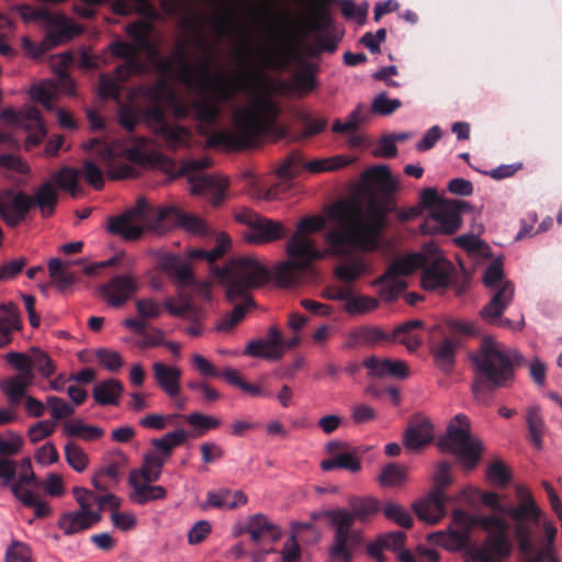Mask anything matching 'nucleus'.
I'll return each mask as SVG.
<instances>
[{"label": "nucleus", "instance_id": "obj_6", "mask_svg": "<svg viewBox=\"0 0 562 562\" xmlns=\"http://www.w3.org/2000/svg\"><path fill=\"white\" fill-rule=\"evenodd\" d=\"M350 510L345 508L330 509L325 517L334 527L333 543L329 557L333 562H351L353 551L359 543V536L352 529L356 520L366 524L381 510L380 502L371 496H353L348 501Z\"/></svg>", "mask_w": 562, "mask_h": 562}, {"label": "nucleus", "instance_id": "obj_28", "mask_svg": "<svg viewBox=\"0 0 562 562\" xmlns=\"http://www.w3.org/2000/svg\"><path fill=\"white\" fill-rule=\"evenodd\" d=\"M250 525V540L255 544H260L263 541L277 542L282 531L280 527L273 524L266 515L258 513L249 516Z\"/></svg>", "mask_w": 562, "mask_h": 562}, {"label": "nucleus", "instance_id": "obj_9", "mask_svg": "<svg viewBox=\"0 0 562 562\" xmlns=\"http://www.w3.org/2000/svg\"><path fill=\"white\" fill-rule=\"evenodd\" d=\"M483 283L492 291V297L480 312L482 319L501 328L520 329L524 324L522 319L519 323H514L509 318L503 317V313L514 300L515 285L512 281L504 279L501 261L496 260L486 268Z\"/></svg>", "mask_w": 562, "mask_h": 562}, {"label": "nucleus", "instance_id": "obj_12", "mask_svg": "<svg viewBox=\"0 0 562 562\" xmlns=\"http://www.w3.org/2000/svg\"><path fill=\"white\" fill-rule=\"evenodd\" d=\"M212 161L209 158L189 159L181 166V173L188 176L190 192L204 196L213 206H220L226 196L227 181L202 171L210 168Z\"/></svg>", "mask_w": 562, "mask_h": 562}, {"label": "nucleus", "instance_id": "obj_61", "mask_svg": "<svg viewBox=\"0 0 562 562\" xmlns=\"http://www.w3.org/2000/svg\"><path fill=\"white\" fill-rule=\"evenodd\" d=\"M137 314L146 319H155L158 318L162 314V308L165 304L156 302L153 299H139L135 302Z\"/></svg>", "mask_w": 562, "mask_h": 562}, {"label": "nucleus", "instance_id": "obj_41", "mask_svg": "<svg viewBox=\"0 0 562 562\" xmlns=\"http://www.w3.org/2000/svg\"><path fill=\"white\" fill-rule=\"evenodd\" d=\"M123 391V385L114 379L105 380L93 389V398L100 405H115Z\"/></svg>", "mask_w": 562, "mask_h": 562}, {"label": "nucleus", "instance_id": "obj_8", "mask_svg": "<svg viewBox=\"0 0 562 562\" xmlns=\"http://www.w3.org/2000/svg\"><path fill=\"white\" fill-rule=\"evenodd\" d=\"M453 520L456 522L469 521L471 526H477L487 533L482 544L473 553L474 562H501L512 555L514 548L508 536L509 525L503 517L497 515L469 516L462 509H456ZM547 552V550L541 551L536 559H530L528 562H542Z\"/></svg>", "mask_w": 562, "mask_h": 562}, {"label": "nucleus", "instance_id": "obj_16", "mask_svg": "<svg viewBox=\"0 0 562 562\" xmlns=\"http://www.w3.org/2000/svg\"><path fill=\"white\" fill-rule=\"evenodd\" d=\"M235 220L251 229L245 234V240L249 244H268L286 235V229L280 222L262 217L248 209L236 212Z\"/></svg>", "mask_w": 562, "mask_h": 562}, {"label": "nucleus", "instance_id": "obj_51", "mask_svg": "<svg viewBox=\"0 0 562 562\" xmlns=\"http://www.w3.org/2000/svg\"><path fill=\"white\" fill-rule=\"evenodd\" d=\"M366 269L367 267L361 260H352L337 266L335 277L345 283H352L360 279Z\"/></svg>", "mask_w": 562, "mask_h": 562}, {"label": "nucleus", "instance_id": "obj_64", "mask_svg": "<svg viewBox=\"0 0 562 562\" xmlns=\"http://www.w3.org/2000/svg\"><path fill=\"white\" fill-rule=\"evenodd\" d=\"M5 562H32L30 548L21 541H13L7 549Z\"/></svg>", "mask_w": 562, "mask_h": 562}, {"label": "nucleus", "instance_id": "obj_1", "mask_svg": "<svg viewBox=\"0 0 562 562\" xmlns=\"http://www.w3.org/2000/svg\"><path fill=\"white\" fill-rule=\"evenodd\" d=\"M176 65L177 79L202 97L178 109V114L190 112L199 121V133L206 137L209 147L249 148L276 123L280 110L268 92L258 90L265 82L259 71L243 69L234 77L213 75L214 56L206 55L193 66L184 42L178 43L173 55L162 58L158 67L164 74H173Z\"/></svg>", "mask_w": 562, "mask_h": 562}, {"label": "nucleus", "instance_id": "obj_26", "mask_svg": "<svg viewBox=\"0 0 562 562\" xmlns=\"http://www.w3.org/2000/svg\"><path fill=\"white\" fill-rule=\"evenodd\" d=\"M153 374L158 387L170 398H175L180 394L182 370L179 367L158 361L153 363Z\"/></svg>", "mask_w": 562, "mask_h": 562}, {"label": "nucleus", "instance_id": "obj_54", "mask_svg": "<svg viewBox=\"0 0 562 562\" xmlns=\"http://www.w3.org/2000/svg\"><path fill=\"white\" fill-rule=\"evenodd\" d=\"M186 422L192 427L196 428V431L193 434V437H200L205 431L211 429H216L221 425V419L204 415L202 413H192L190 415L183 416Z\"/></svg>", "mask_w": 562, "mask_h": 562}, {"label": "nucleus", "instance_id": "obj_62", "mask_svg": "<svg viewBox=\"0 0 562 562\" xmlns=\"http://www.w3.org/2000/svg\"><path fill=\"white\" fill-rule=\"evenodd\" d=\"M95 357L101 366H103L109 371L115 372L121 369L123 366V359L117 351L101 348L97 350Z\"/></svg>", "mask_w": 562, "mask_h": 562}, {"label": "nucleus", "instance_id": "obj_2", "mask_svg": "<svg viewBox=\"0 0 562 562\" xmlns=\"http://www.w3.org/2000/svg\"><path fill=\"white\" fill-rule=\"evenodd\" d=\"M363 181L383 198H371L364 206L352 200H341L328 210L335 226L325 234V243L335 256L349 255L355 250L373 251L380 246L387 215L395 204L387 199L397 183L386 166H373L364 171Z\"/></svg>", "mask_w": 562, "mask_h": 562}, {"label": "nucleus", "instance_id": "obj_55", "mask_svg": "<svg viewBox=\"0 0 562 562\" xmlns=\"http://www.w3.org/2000/svg\"><path fill=\"white\" fill-rule=\"evenodd\" d=\"M65 459L69 467L79 473L83 472L89 463L87 453L82 450L81 447L72 441H69L65 446Z\"/></svg>", "mask_w": 562, "mask_h": 562}, {"label": "nucleus", "instance_id": "obj_43", "mask_svg": "<svg viewBox=\"0 0 562 562\" xmlns=\"http://www.w3.org/2000/svg\"><path fill=\"white\" fill-rule=\"evenodd\" d=\"M321 468L323 471L329 472L335 469H345L350 471L351 473L359 472L361 469V463L359 458L356 456V452H342L338 453L335 457L329 459H325L321 462Z\"/></svg>", "mask_w": 562, "mask_h": 562}, {"label": "nucleus", "instance_id": "obj_27", "mask_svg": "<svg viewBox=\"0 0 562 562\" xmlns=\"http://www.w3.org/2000/svg\"><path fill=\"white\" fill-rule=\"evenodd\" d=\"M363 366L369 370L370 375L378 378L391 375L405 379L409 374L406 363L402 360L382 359L371 356L363 361Z\"/></svg>", "mask_w": 562, "mask_h": 562}, {"label": "nucleus", "instance_id": "obj_31", "mask_svg": "<svg viewBox=\"0 0 562 562\" xmlns=\"http://www.w3.org/2000/svg\"><path fill=\"white\" fill-rule=\"evenodd\" d=\"M390 334L376 326H360L352 329L344 344L347 349H355L359 346H373L381 341H389Z\"/></svg>", "mask_w": 562, "mask_h": 562}, {"label": "nucleus", "instance_id": "obj_29", "mask_svg": "<svg viewBox=\"0 0 562 562\" xmlns=\"http://www.w3.org/2000/svg\"><path fill=\"white\" fill-rule=\"evenodd\" d=\"M165 308L170 315L184 318L192 323V325L186 329L188 335L198 337L203 333V327L200 324L201 310L192 302L186 301L177 305L173 300L169 297L165 300Z\"/></svg>", "mask_w": 562, "mask_h": 562}, {"label": "nucleus", "instance_id": "obj_23", "mask_svg": "<svg viewBox=\"0 0 562 562\" xmlns=\"http://www.w3.org/2000/svg\"><path fill=\"white\" fill-rule=\"evenodd\" d=\"M284 339L277 326L268 329L267 339H255L247 344L244 355L266 360H279L283 355Z\"/></svg>", "mask_w": 562, "mask_h": 562}, {"label": "nucleus", "instance_id": "obj_21", "mask_svg": "<svg viewBox=\"0 0 562 562\" xmlns=\"http://www.w3.org/2000/svg\"><path fill=\"white\" fill-rule=\"evenodd\" d=\"M461 224L460 215L456 214L445 200L430 212L429 216L420 225V231L427 235L439 233L451 235L460 228Z\"/></svg>", "mask_w": 562, "mask_h": 562}, {"label": "nucleus", "instance_id": "obj_22", "mask_svg": "<svg viewBox=\"0 0 562 562\" xmlns=\"http://www.w3.org/2000/svg\"><path fill=\"white\" fill-rule=\"evenodd\" d=\"M98 291L110 306L121 307L138 291V283L131 274H120L100 285Z\"/></svg>", "mask_w": 562, "mask_h": 562}, {"label": "nucleus", "instance_id": "obj_44", "mask_svg": "<svg viewBox=\"0 0 562 562\" xmlns=\"http://www.w3.org/2000/svg\"><path fill=\"white\" fill-rule=\"evenodd\" d=\"M53 180L59 189L69 192L72 198H77L81 193L79 171L72 167H61L53 175Z\"/></svg>", "mask_w": 562, "mask_h": 562}, {"label": "nucleus", "instance_id": "obj_5", "mask_svg": "<svg viewBox=\"0 0 562 562\" xmlns=\"http://www.w3.org/2000/svg\"><path fill=\"white\" fill-rule=\"evenodd\" d=\"M323 226V218L317 216L304 217L299 222L296 232L286 243L289 260L274 269V278L281 286L297 285L305 276L313 273V263L322 258V252L307 234L319 232Z\"/></svg>", "mask_w": 562, "mask_h": 562}, {"label": "nucleus", "instance_id": "obj_37", "mask_svg": "<svg viewBox=\"0 0 562 562\" xmlns=\"http://www.w3.org/2000/svg\"><path fill=\"white\" fill-rule=\"evenodd\" d=\"M130 484L134 490L131 499L135 504L145 505L148 502L165 499L167 497V490L164 486L139 483L134 474L130 476Z\"/></svg>", "mask_w": 562, "mask_h": 562}, {"label": "nucleus", "instance_id": "obj_7", "mask_svg": "<svg viewBox=\"0 0 562 562\" xmlns=\"http://www.w3.org/2000/svg\"><path fill=\"white\" fill-rule=\"evenodd\" d=\"M520 503L512 506L507 515L514 521V535L518 543V549L526 555H532L536 559L541 551H548L542 559L550 562H559L553 553V542L557 537V528L551 522L543 524V531L547 543L537 549L535 543V532L540 526L541 509L537 506L529 491L524 486L516 487Z\"/></svg>", "mask_w": 562, "mask_h": 562}, {"label": "nucleus", "instance_id": "obj_20", "mask_svg": "<svg viewBox=\"0 0 562 562\" xmlns=\"http://www.w3.org/2000/svg\"><path fill=\"white\" fill-rule=\"evenodd\" d=\"M24 21H46L53 24L46 34V42L50 46H57L61 43L70 41L75 36L74 27L65 21L58 20L46 10L34 9L30 5H23L19 10Z\"/></svg>", "mask_w": 562, "mask_h": 562}, {"label": "nucleus", "instance_id": "obj_36", "mask_svg": "<svg viewBox=\"0 0 562 562\" xmlns=\"http://www.w3.org/2000/svg\"><path fill=\"white\" fill-rule=\"evenodd\" d=\"M424 326L419 319H411L396 326L392 334H390L389 341L397 340L405 345L411 351L416 350L423 342L422 337L415 333Z\"/></svg>", "mask_w": 562, "mask_h": 562}, {"label": "nucleus", "instance_id": "obj_17", "mask_svg": "<svg viewBox=\"0 0 562 562\" xmlns=\"http://www.w3.org/2000/svg\"><path fill=\"white\" fill-rule=\"evenodd\" d=\"M0 117L2 121L20 126L27 132L24 142L26 150H32L38 146L46 136V126L42 119L41 112L36 108H30L25 112H18L12 108L4 109Z\"/></svg>", "mask_w": 562, "mask_h": 562}, {"label": "nucleus", "instance_id": "obj_39", "mask_svg": "<svg viewBox=\"0 0 562 562\" xmlns=\"http://www.w3.org/2000/svg\"><path fill=\"white\" fill-rule=\"evenodd\" d=\"M379 307V301L368 295H356L350 289L348 299L345 300L342 310L350 316L368 314Z\"/></svg>", "mask_w": 562, "mask_h": 562}, {"label": "nucleus", "instance_id": "obj_40", "mask_svg": "<svg viewBox=\"0 0 562 562\" xmlns=\"http://www.w3.org/2000/svg\"><path fill=\"white\" fill-rule=\"evenodd\" d=\"M162 268L179 285H189L193 281L191 268L177 256H166L162 260Z\"/></svg>", "mask_w": 562, "mask_h": 562}, {"label": "nucleus", "instance_id": "obj_15", "mask_svg": "<svg viewBox=\"0 0 562 562\" xmlns=\"http://www.w3.org/2000/svg\"><path fill=\"white\" fill-rule=\"evenodd\" d=\"M349 162L350 160L345 156H335L306 161L302 157L301 153L295 150L285 157L277 172L279 178L290 181L297 177L303 170L311 173L335 171L349 165Z\"/></svg>", "mask_w": 562, "mask_h": 562}, {"label": "nucleus", "instance_id": "obj_58", "mask_svg": "<svg viewBox=\"0 0 562 562\" xmlns=\"http://www.w3.org/2000/svg\"><path fill=\"white\" fill-rule=\"evenodd\" d=\"M5 359L10 364L14 367L15 370L19 371L18 375H22L29 380L34 379L30 356L22 352L11 351L7 353Z\"/></svg>", "mask_w": 562, "mask_h": 562}, {"label": "nucleus", "instance_id": "obj_50", "mask_svg": "<svg viewBox=\"0 0 562 562\" xmlns=\"http://www.w3.org/2000/svg\"><path fill=\"white\" fill-rule=\"evenodd\" d=\"M128 79H122L116 74V68L114 69V74H102L99 79V94L102 99H113L120 100L122 83L126 82Z\"/></svg>", "mask_w": 562, "mask_h": 562}, {"label": "nucleus", "instance_id": "obj_4", "mask_svg": "<svg viewBox=\"0 0 562 562\" xmlns=\"http://www.w3.org/2000/svg\"><path fill=\"white\" fill-rule=\"evenodd\" d=\"M471 360L474 366L472 393L475 400L487 402L492 392L513 384L515 370L524 362V357L514 349L503 350L495 341L485 338L471 355Z\"/></svg>", "mask_w": 562, "mask_h": 562}, {"label": "nucleus", "instance_id": "obj_33", "mask_svg": "<svg viewBox=\"0 0 562 562\" xmlns=\"http://www.w3.org/2000/svg\"><path fill=\"white\" fill-rule=\"evenodd\" d=\"M247 495L243 491H232L229 488H220L206 493V506L214 508L235 509L246 505Z\"/></svg>", "mask_w": 562, "mask_h": 562}, {"label": "nucleus", "instance_id": "obj_14", "mask_svg": "<svg viewBox=\"0 0 562 562\" xmlns=\"http://www.w3.org/2000/svg\"><path fill=\"white\" fill-rule=\"evenodd\" d=\"M158 210L151 209L144 199H138L135 206L122 215L109 218L108 229L113 235L121 236L124 240L134 241L144 234L143 224L149 218L158 221Z\"/></svg>", "mask_w": 562, "mask_h": 562}, {"label": "nucleus", "instance_id": "obj_56", "mask_svg": "<svg viewBox=\"0 0 562 562\" xmlns=\"http://www.w3.org/2000/svg\"><path fill=\"white\" fill-rule=\"evenodd\" d=\"M405 479L406 468L396 463L385 465L379 475V482L382 486H398Z\"/></svg>", "mask_w": 562, "mask_h": 562}, {"label": "nucleus", "instance_id": "obj_38", "mask_svg": "<svg viewBox=\"0 0 562 562\" xmlns=\"http://www.w3.org/2000/svg\"><path fill=\"white\" fill-rule=\"evenodd\" d=\"M457 341L446 337L432 346L431 353L436 366L445 373L451 372L456 361Z\"/></svg>", "mask_w": 562, "mask_h": 562}, {"label": "nucleus", "instance_id": "obj_19", "mask_svg": "<svg viewBox=\"0 0 562 562\" xmlns=\"http://www.w3.org/2000/svg\"><path fill=\"white\" fill-rule=\"evenodd\" d=\"M85 148L93 150L101 162L108 169V176L111 180H121L134 178L137 175L135 168L126 162L116 164L115 146L101 142L99 138L90 139Z\"/></svg>", "mask_w": 562, "mask_h": 562}, {"label": "nucleus", "instance_id": "obj_24", "mask_svg": "<svg viewBox=\"0 0 562 562\" xmlns=\"http://www.w3.org/2000/svg\"><path fill=\"white\" fill-rule=\"evenodd\" d=\"M456 277L457 270L451 262L436 259L425 266L420 282L425 290H437L453 284Z\"/></svg>", "mask_w": 562, "mask_h": 562}, {"label": "nucleus", "instance_id": "obj_45", "mask_svg": "<svg viewBox=\"0 0 562 562\" xmlns=\"http://www.w3.org/2000/svg\"><path fill=\"white\" fill-rule=\"evenodd\" d=\"M420 255H409L393 261L384 272V279L411 276L422 263Z\"/></svg>", "mask_w": 562, "mask_h": 562}, {"label": "nucleus", "instance_id": "obj_30", "mask_svg": "<svg viewBox=\"0 0 562 562\" xmlns=\"http://www.w3.org/2000/svg\"><path fill=\"white\" fill-rule=\"evenodd\" d=\"M434 439V428L428 419L412 422L404 432V446L417 451L430 443Z\"/></svg>", "mask_w": 562, "mask_h": 562}, {"label": "nucleus", "instance_id": "obj_59", "mask_svg": "<svg viewBox=\"0 0 562 562\" xmlns=\"http://www.w3.org/2000/svg\"><path fill=\"white\" fill-rule=\"evenodd\" d=\"M32 370L36 369L44 378H49L55 372V366L48 355L37 348L31 349Z\"/></svg>", "mask_w": 562, "mask_h": 562}, {"label": "nucleus", "instance_id": "obj_3", "mask_svg": "<svg viewBox=\"0 0 562 562\" xmlns=\"http://www.w3.org/2000/svg\"><path fill=\"white\" fill-rule=\"evenodd\" d=\"M214 274L226 290V300L234 304L233 311L215 327L218 331H228L255 307L250 291L268 281L269 271L255 257L243 256L231 258L223 267H216Z\"/></svg>", "mask_w": 562, "mask_h": 562}, {"label": "nucleus", "instance_id": "obj_52", "mask_svg": "<svg viewBox=\"0 0 562 562\" xmlns=\"http://www.w3.org/2000/svg\"><path fill=\"white\" fill-rule=\"evenodd\" d=\"M375 283L381 285L380 297L387 302L396 300L407 286L406 282L401 279L394 277L384 279V274L381 276Z\"/></svg>", "mask_w": 562, "mask_h": 562}, {"label": "nucleus", "instance_id": "obj_10", "mask_svg": "<svg viewBox=\"0 0 562 562\" xmlns=\"http://www.w3.org/2000/svg\"><path fill=\"white\" fill-rule=\"evenodd\" d=\"M127 35L133 40V43L116 40L109 45V52L115 58L123 59L124 61L116 66V74L122 79H130V77L144 69L142 61L138 58L140 52L154 53L155 48L150 40L153 25L145 21H137L126 26Z\"/></svg>", "mask_w": 562, "mask_h": 562}, {"label": "nucleus", "instance_id": "obj_34", "mask_svg": "<svg viewBox=\"0 0 562 562\" xmlns=\"http://www.w3.org/2000/svg\"><path fill=\"white\" fill-rule=\"evenodd\" d=\"M525 419L528 429V437L532 446L541 450L543 447V436L547 432V425L541 414L539 405L533 404L526 408Z\"/></svg>", "mask_w": 562, "mask_h": 562}, {"label": "nucleus", "instance_id": "obj_60", "mask_svg": "<svg viewBox=\"0 0 562 562\" xmlns=\"http://www.w3.org/2000/svg\"><path fill=\"white\" fill-rule=\"evenodd\" d=\"M117 114L120 125L130 133L140 120V110L130 104H121Z\"/></svg>", "mask_w": 562, "mask_h": 562}, {"label": "nucleus", "instance_id": "obj_57", "mask_svg": "<svg viewBox=\"0 0 562 562\" xmlns=\"http://www.w3.org/2000/svg\"><path fill=\"white\" fill-rule=\"evenodd\" d=\"M402 106V102L398 99H389L385 92L378 94L371 104V111L379 115H391L397 109Z\"/></svg>", "mask_w": 562, "mask_h": 562}, {"label": "nucleus", "instance_id": "obj_46", "mask_svg": "<svg viewBox=\"0 0 562 562\" xmlns=\"http://www.w3.org/2000/svg\"><path fill=\"white\" fill-rule=\"evenodd\" d=\"M159 135L171 148H180L189 145L191 133L188 128L179 125L162 124Z\"/></svg>", "mask_w": 562, "mask_h": 562}, {"label": "nucleus", "instance_id": "obj_42", "mask_svg": "<svg viewBox=\"0 0 562 562\" xmlns=\"http://www.w3.org/2000/svg\"><path fill=\"white\" fill-rule=\"evenodd\" d=\"M85 513L80 509L66 512L61 514L57 521V527L63 530L65 536H74L89 529Z\"/></svg>", "mask_w": 562, "mask_h": 562}, {"label": "nucleus", "instance_id": "obj_53", "mask_svg": "<svg viewBox=\"0 0 562 562\" xmlns=\"http://www.w3.org/2000/svg\"><path fill=\"white\" fill-rule=\"evenodd\" d=\"M386 519L398 526L409 529L413 526V517L408 510L394 502H387L381 507Z\"/></svg>", "mask_w": 562, "mask_h": 562}, {"label": "nucleus", "instance_id": "obj_35", "mask_svg": "<svg viewBox=\"0 0 562 562\" xmlns=\"http://www.w3.org/2000/svg\"><path fill=\"white\" fill-rule=\"evenodd\" d=\"M72 261L53 258L48 262L49 277L59 292H66L77 282V276L70 270Z\"/></svg>", "mask_w": 562, "mask_h": 562}, {"label": "nucleus", "instance_id": "obj_32", "mask_svg": "<svg viewBox=\"0 0 562 562\" xmlns=\"http://www.w3.org/2000/svg\"><path fill=\"white\" fill-rule=\"evenodd\" d=\"M30 200L31 210L37 206L42 217L47 218L55 213L58 203V193L50 181H45L37 188L33 195H30Z\"/></svg>", "mask_w": 562, "mask_h": 562}, {"label": "nucleus", "instance_id": "obj_11", "mask_svg": "<svg viewBox=\"0 0 562 562\" xmlns=\"http://www.w3.org/2000/svg\"><path fill=\"white\" fill-rule=\"evenodd\" d=\"M442 451L454 454L467 469L473 470L481 460L483 443L470 434V420L463 414H458L448 425L447 432L438 441Z\"/></svg>", "mask_w": 562, "mask_h": 562}, {"label": "nucleus", "instance_id": "obj_47", "mask_svg": "<svg viewBox=\"0 0 562 562\" xmlns=\"http://www.w3.org/2000/svg\"><path fill=\"white\" fill-rule=\"evenodd\" d=\"M33 381L34 379L13 375L1 383V390L12 404H18L25 396L26 389Z\"/></svg>", "mask_w": 562, "mask_h": 562}, {"label": "nucleus", "instance_id": "obj_48", "mask_svg": "<svg viewBox=\"0 0 562 562\" xmlns=\"http://www.w3.org/2000/svg\"><path fill=\"white\" fill-rule=\"evenodd\" d=\"M369 117L367 108L363 104H358L356 109L348 115L346 122L336 120L333 124V132L335 133H355L359 126Z\"/></svg>", "mask_w": 562, "mask_h": 562}, {"label": "nucleus", "instance_id": "obj_18", "mask_svg": "<svg viewBox=\"0 0 562 562\" xmlns=\"http://www.w3.org/2000/svg\"><path fill=\"white\" fill-rule=\"evenodd\" d=\"M31 211L30 195L23 191L7 189L0 192V216L10 227H16L26 220Z\"/></svg>", "mask_w": 562, "mask_h": 562}, {"label": "nucleus", "instance_id": "obj_25", "mask_svg": "<svg viewBox=\"0 0 562 562\" xmlns=\"http://www.w3.org/2000/svg\"><path fill=\"white\" fill-rule=\"evenodd\" d=\"M158 223L178 225L187 232L199 236H207L210 234V228L203 218L184 213L176 206L160 207L158 211Z\"/></svg>", "mask_w": 562, "mask_h": 562}, {"label": "nucleus", "instance_id": "obj_63", "mask_svg": "<svg viewBox=\"0 0 562 562\" xmlns=\"http://www.w3.org/2000/svg\"><path fill=\"white\" fill-rule=\"evenodd\" d=\"M46 403L56 420L70 417L75 413V408L58 396H48Z\"/></svg>", "mask_w": 562, "mask_h": 562}, {"label": "nucleus", "instance_id": "obj_13", "mask_svg": "<svg viewBox=\"0 0 562 562\" xmlns=\"http://www.w3.org/2000/svg\"><path fill=\"white\" fill-rule=\"evenodd\" d=\"M450 464L442 461L434 474L435 486L429 495L413 504L416 516L428 524L435 525L446 515V488L451 483Z\"/></svg>", "mask_w": 562, "mask_h": 562}, {"label": "nucleus", "instance_id": "obj_49", "mask_svg": "<svg viewBox=\"0 0 562 562\" xmlns=\"http://www.w3.org/2000/svg\"><path fill=\"white\" fill-rule=\"evenodd\" d=\"M64 432L68 437L95 440L103 436L104 430L98 426L87 425L82 420H74L64 424Z\"/></svg>", "mask_w": 562, "mask_h": 562}]
</instances>
